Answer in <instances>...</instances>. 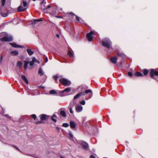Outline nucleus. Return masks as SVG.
<instances>
[{"mask_svg":"<svg viewBox=\"0 0 158 158\" xmlns=\"http://www.w3.org/2000/svg\"><path fill=\"white\" fill-rule=\"evenodd\" d=\"M38 73L40 76H42L44 74V72L41 68H40L39 69Z\"/></svg>","mask_w":158,"mask_h":158,"instance_id":"a211bd4d","label":"nucleus"},{"mask_svg":"<svg viewBox=\"0 0 158 158\" xmlns=\"http://www.w3.org/2000/svg\"><path fill=\"white\" fill-rule=\"evenodd\" d=\"M102 44L103 46L107 48L108 49L111 50V52L113 50L111 42L108 38H106L103 40Z\"/></svg>","mask_w":158,"mask_h":158,"instance_id":"7ed1b4c3","label":"nucleus"},{"mask_svg":"<svg viewBox=\"0 0 158 158\" xmlns=\"http://www.w3.org/2000/svg\"><path fill=\"white\" fill-rule=\"evenodd\" d=\"M1 14L2 16L4 17H6L7 16V14L6 13L1 12Z\"/></svg>","mask_w":158,"mask_h":158,"instance_id":"a878e982","label":"nucleus"},{"mask_svg":"<svg viewBox=\"0 0 158 158\" xmlns=\"http://www.w3.org/2000/svg\"><path fill=\"white\" fill-rule=\"evenodd\" d=\"M80 103L82 105H84L85 104V100H83L82 101H81L80 102Z\"/></svg>","mask_w":158,"mask_h":158,"instance_id":"72a5a7b5","label":"nucleus"},{"mask_svg":"<svg viewBox=\"0 0 158 158\" xmlns=\"http://www.w3.org/2000/svg\"><path fill=\"white\" fill-rule=\"evenodd\" d=\"M90 158H96L93 155H92L90 156Z\"/></svg>","mask_w":158,"mask_h":158,"instance_id":"c03bdc74","label":"nucleus"},{"mask_svg":"<svg viewBox=\"0 0 158 158\" xmlns=\"http://www.w3.org/2000/svg\"><path fill=\"white\" fill-rule=\"evenodd\" d=\"M14 147V148H16L17 149H18L19 151H20L18 149V148H17V147H15V146H13Z\"/></svg>","mask_w":158,"mask_h":158,"instance_id":"a18cd8bd","label":"nucleus"},{"mask_svg":"<svg viewBox=\"0 0 158 158\" xmlns=\"http://www.w3.org/2000/svg\"><path fill=\"white\" fill-rule=\"evenodd\" d=\"M18 54L19 52L17 51H12L10 52V54L12 56L17 55Z\"/></svg>","mask_w":158,"mask_h":158,"instance_id":"f3484780","label":"nucleus"},{"mask_svg":"<svg viewBox=\"0 0 158 158\" xmlns=\"http://www.w3.org/2000/svg\"><path fill=\"white\" fill-rule=\"evenodd\" d=\"M53 78L55 80H56L58 78V77L57 76H53Z\"/></svg>","mask_w":158,"mask_h":158,"instance_id":"ea45409f","label":"nucleus"},{"mask_svg":"<svg viewBox=\"0 0 158 158\" xmlns=\"http://www.w3.org/2000/svg\"><path fill=\"white\" fill-rule=\"evenodd\" d=\"M3 59V56H1L0 58V60L1 61H2Z\"/></svg>","mask_w":158,"mask_h":158,"instance_id":"49530a36","label":"nucleus"},{"mask_svg":"<svg viewBox=\"0 0 158 158\" xmlns=\"http://www.w3.org/2000/svg\"><path fill=\"white\" fill-rule=\"evenodd\" d=\"M117 55L119 56H123V54L121 53H118Z\"/></svg>","mask_w":158,"mask_h":158,"instance_id":"4c0bfd02","label":"nucleus"},{"mask_svg":"<svg viewBox=\"0 0 158 158\" xmlns=\"http://www.w3.org/2000/svg\"><path fill=\"white\" fill-rule=\"evenodd\" d=\"M80 97V95L79 94H77L76 95H75L74 98V99L75 100L78 98H79Z\"/></svg>","mask_w":158,"mask_h":158,"instance_id":"473e14b6","label":"nucleus"},{"mask_svg":"<svg viewBox=\"0 0 158 158\" xmlns=\"http://www.w3.org/2000/svg\"><path fill=\"white\" fill-rule=\"evenodd\" d=\"M32 60L30 62L28 61L24 60V68L25 70L27 68V65L28 64H29V65L30 66L32 67L35 62H36L39 64L40 63L39 61L35 57H33L32 58Z\"/></svg>","mask_w":158,"mask_h":158,"instance_id":"f257e3e1","label":"nucleus"},{"mask_svg":"<svg viewBox=\"0 0 158 158\" xmlns=\"http://www.w3.org/2000/svg\"><path fill=\"white\" fill-rule=\"evenodd\" d=\"M26 8L23 7L22 5H21L18 7V10L19 12H23L26 10Z\"/></svg>","mask_w":158,"mask_h":158,"instance_id":"f8f14e48","label":"nucleus"},{"mask_svg":"<svg viewBox=\"0 0 158 158\" xmlns=\"http://www.w3.org/2000/svg\"><path fill=\"white\" fill-rule=\"evenodd\" d=\"M10 44L13 47L15 48H24L23 46H22L17 45L15 43H10Z\"/></svg>","mask_w":158,"mask_h":158,"instance_id":"9b49d317","label":"nucleus"},{"mask_svg":"<svg viewBox=\"0 0 158 158\" xmlns=\"http://www.w3.org/2000/svg\"><path fill=\"white\" fill-rule=\"evenodd\" d=\"M128 76L130 77H131L132 76V73L131 72H129L128 73Z\"/></svg>","mask_w":158,"mask_h":158,"instance_id":"58836bf2","label":"nucleus"},{"mask_svg":"<svg viewBox=\"0 0 158 158\" xmlns=\"http://www.w3.org/2000/svg\"><path fill=\"white\" fill-rule=\"evenodd\" d=\"M83 109L82 106L80 105H77L76 106V110L77 112H81Z\"/></svg>","mask_w":158,"mask_h":158,"instance_id":"1a4fd4ad","label":"nucleus"},{"mask_svg":"<svg viewBox=\"0 0 158 158\" xmlns=\"http://www.w3.org/2000/svg\"><path fill=\"white\" fill-rule=\"evenodd\" d=\"M6 0H1L2 2V6H3L5 4Z\"/></svg>","mask_w":158,"mask_h":158,"instance_id":"f704fd0d","label":"nucleus"},{"mask_svg":"<svg viewBox=\"0 0 158 158\" xmlns=\"http://www.w3.org/2000/svg\"><path fill=\"white\" fill-rule=\"evenodd\" d=\"M31 117L33 118L34 120H35L36 116L35 114H33L31 115Z\"/></svg>","mask_w":158,"mask_h":158,"instance_id":"e433bc0d","label":"nucleus"},{"mask_svg":"<svg viewBox=\"0 0 158 158\" xmlns=\"http://www.w3.org/2000/svg\"><path fill=\"white\" fill-rule=\"evenodd\" d=\"M40 118L41 121L47 120L49 116L45 114H43L40 115Z\"/></svg>","mask_w":158,"mask_h":158,"instance_id":"9d476101","label":"nucleus"},{"mask_svg":"<svg viewBox=\"0 0 158 158\" xmlns=\"http://www.w3.org/2000/svg\"><path fill=\"white\" fill-rule=\"evenodd\" d=\"M94 31H90L89 33L87 34L86 37L89 41H91L93 40V36L92 35L94 34Z\"/></svg>","mask_w":158,"mask_h":158,"instance_id":"423d86ee","label":"nucleus"},{"mask_svg":"<svg viewBox=\"0 0 158 158\" xmlns=\"http://www.w3.org/2000/svg\"><path fill=\"white\" fill-rule=\"evenodd\" d=\"M1 35L3 36V37L0 39V40L2 42H10L13 40L12 37L10 35H8L6 32H2Z\"/></svg>","mask_w":158,"mask_h":158,"instance_id":"f03ea898","label":"nucleus"},{"mask_svg":"<svg viewBox=\"0 0 158 158\" xmlns=\"http://www.w3.org/2000/svg\"><path fill=\"white\" fill-rule=\"evenodd\" d=\"M59 81L60 82L65 86H69L71 84V82L70 81L64 78H62L60 79L59 80Z\"/></svg>","mask_w":158,"mask_h":158,"instance_id":"20e7f679","label":"nucleus"},{"mask_svg":"<svg viewBox=\"0 0 158 158\" xmlns=\"http://www.w3.org/2000/svg\"><path fill=\"white\" fill-rule=\"evenodd\" d=\"M21 78L25 82V83L26 84H28V80L25 76L22 75Z\"/></svg>","mask_w":158,"mask_h":158,"instance_id":"aec40b11","label":"nucleus"},{"mask_svg":"<svg viewBox=\"0 0 158 158\" xmlns=\"http://www.w3.org/2000/svg\"><path fill=\"white\" fill-rule=\"evenodd\" d=\"M57 17L58 18H62V17L60 16H57Z\"/></svg>","mask_w":158,"mask_h":158,"instance_id":"3c124183","label":"nucleus"},{"mask_svg":"<svg viewBox=\"0 0 158 158\" xmlns=\"http://www.w3.org/2000/svg\"><path fill=\"white\" fill-rule=\"evenodd\" d=\"M60 114L63 117H65L66 116V114L65 112L63 110H62L60 111Z\"/></svg>","mask_w":158,"mask_h":158,"instance_id":"412c9836","label":"nucleus"},{"mask_svg":"<svg viewBox=\"0 0 158 158\" xmlns=\"http://www.w3.org/2000/svg\"><path fill=\"white\" fill-rule=\"evenodd\" d=\"M81 88V91L78 93L80 95V96H84L85 95V92H84V91L85 89L86 88L85 87V86H79L78 87V89H79Z\"/></svg>","mask_w":158,"mask_h":158,"instance_id":"6e6552de","label":"nucleus"},{"mask_svg":"<svg viewBox=\"0 0 158 158\" xmlns=\"http://www.w3.org/2000/svg\"><path fill=\"white\" fill-rule=\"evenodd\" d=\"M80 144L85 149L88 150V149L89 145L88 143L85 141H81L80 142Z\"/></svg>","mask_w":158,"mask_h":158,"instance_id":"0eeeda50","label":"nucleus"},{"mask_svg":"<svg viewBox=\"0 0 158 158\" xmlns=\"http://www.w3.org/2000/svg\"><path fill=\"white\" fill-rule=\"evenodd\" d=\"M33 1H35L36 0H32Z\"/></svg>","mask_w":158,"mask_h":158,"instance_id":"603ef678","label":"nucleus"},{"mask_svg":"<svg viewBox=\"0 0 158 158\" xmlns=\"http://www.w3.org/2000/svg\"><path fill=\"white\" fill-rule=\"evenodd\" d=\"M50 5H48L47 7L45 9H43L44 10L46 9H47V8H49L50 7Z\"/></svg>","mask_w":158,"mask_h":158,"instance_id":"79ce46f5","label":"nucleus"},{"mask_svg":"<svg viewBox=\"0 0 158 158\" xmlns=\"http://www.w3.org/2000/svg\"><path fill=\"white\" fill-rule=\"evenodd\" d=\"M49 93L51 94H57L56 92L54 90H50L49 92Z\"/></svg>","mask_w":158,"mask_h":158,"instance_id":"5701e85b","label":"nucleus"},{"mask_svg":"<svg viewBox=\"0 0 158 158\" xmlns=\"http://www.w3.org/2000/svg\"><path fill=\"white\" fill-rule=\"evenodd\" d=\"M42 122L41 121H39V122H37L36 123V124H40Z\"/></svg>","mask_w":158,"mask_h":158,"instance_id":"37998d69","label":"nucleus"},{"mask_svg":"<svg viewBox=\"0 0 158 158\" xmlns=\"http://www.w3.org/2000/svg\"><path fill=\"white\" fill-rule=\"evenodd\" d=\"M68 56L70 57H72L73 56V54L69 50L68 52Z\"/></svg>","mask_w":158,"mask_h":158,"instance_id":"393cba45","label":"nucleus"},{"mask_svg":"<svg viewBox=\"0 0 158 158\" xmlns=\"http://www.w3.org/2000/svg\"><path fill=\"white\" fill-rule=\"evenodd\" d=\"M69 137H71V138H70V139L71 140H72L73 138V135L72 134V133L71 132H69Z\"/></svg>","mask_w":158,"mask_h":158,"instance_id":"2f4dec72","label":"nucleus"},{"mask_svg":"<svg viewBox=\"0 0 158 158\" xmlns=\"http://www.w3.org/2000/svg\"><path fill=\"white\" fill-rule=\"evenodd\" d=\"M148 73V71L146 69H145L143 70V73L144 75H147Z\"/></svg>","mask_w":158,"mask_h":158,"instance_id":"c85d7f7f","label":"nucleus"},{"mask_svg":"<svg viewBox=\"0 0 158 158\" xmlns=\"http://www.w3.org/2000/svg\"><path fill=\"white\" fill-rule=\"evenodd\" d=\"M71 90V89L69 87H68L65 88L64 90L62 91V93H64V92L67 93L69 92Z\"/></svg>","mask_w":158,"mask_h":158,"instance_id":"6ab92c4d","label":"nucleus"},{"mask_svg":"<svg viewBox=\"0 0 158 158\" xmlns=\"http://www.w3.org/2000/svg\"><path fill=\"white\" fill-rule=\"evenodd\" d=\"M41 21H42V20L41 19H36L34 20L33 21H32L31 24L33 25H34L37 22H39Z\"/></svg>","mask_w":158,"mask_h":158,"instance_id":"dca6fc26","label":"nucleus"},{"mask_svg":"<svg viewBox=\"0 0 158 158\" xmlns=\"http://www.w3.org/2000/svg\"><path fill=\"white\" fill-rule=\"evenodd\" d=\"M48 61V59L47 57H46V62H47Z\"/></svg>","mask_w":158,"mask_h":158,"instance_id":"09e8293b","label":"nucleus"},{"mask_svg":"<svg viewBox=\"0 0 158 158\" xmlns=\"http://www.w3.org/2000/svg\"><path fill=\"white\" fill-rule=\"evenodd\" d=\"M117 60V59L116 57H112L110 59V60L111 62L114 64L116 63Z\"/></svg>","mask_w":158,"mask_h":158,"instance_id":"ddd939ff","label":"nucleus"},{"mask_svg":"<svg viewBox=\"0 0 158 158\" xmlns=\"http://www.w3.org/2000/svg\"><path fill=\"white\" fill-rule=\"evenodd\" d=\"M69 125L68 123H64L63 124L62 126L65 127H67L69 126Z\"/></svg>","mask_w":158,"mask_h":158,"instance_id":"c756f323","label":"nucleus"},{"mask_svg":"<svg viewBox=\"0 0 158 158\" xmlns=\"http://www.w3.org/2000/svg\"><path fill=\"white\" fill-rule=\"evenodd\" d=\"M54 117H56V116L55 114H53V116L51 117V119L53 121L55 122H56V120L55 119H54Z\"/></svg>","mask_w":158,"mask_h":158,"instance_id":"bb28decb","label":"nucleus"},{"mask_svg":"<svg viewBox=\"0 0 158 158\" xmlns=\"http://www.w3.org/2000/svg\"><path fill=\"white\" fill-rule=\"evenodd\" d=\"M70 125L71 128L73 129L75 128L76 126L75 123L72 121L70 122Z\"/></svg>","mask_w":158,"mask_h":158,"instance_id":"4468645a","label":"nucleus"},{"mask_svg":"<svg viewBox=\"0 0 158 158\" xmlns=\"http://www.w3.org/2000/svg\"><path fill=\"white\" fill-rule=\"evenodd\" d=\"M23 7L25 8L27 5L26 0H23Z\"/></svg>","mask_w":158,"mask_h":158,"instance_id":"b1692460","label":"nucleus"},{"mask_svg":"<svg viewBox=\"0 0 158 158\" xmlns=\"http://www.w3.org/2000/svg\"><path fill=\"white\" fill-rule=\"evenodd\" d=\"M69 111L70 113L71 114H73V111L72 110V108L71 107L69 109Z\"/></svg>","mask_w":158,"mask_h":158,"instance_id":"c9c22d12","label":"nucleus"},{"mask_svg":"<svg viewBox=\"0 0 158 158\" xmlns=\"http://www.w3.org/2000/svg\"><path fill=\"white\" fill-rule=\"evenodd\" d=\"M45 2V1H43L42 2H41V4H42L43 3H44Z\"/></svg>","mask_w":158,"mask_h":158,"instance_id":"de8ad7c7","label":"nucleus"},{"mask_svg":"<svg viewBox=\"0 0 158 158\" xmlns=\"http://www.w3.org/2000/svg\"><path fill=\"white\" fill-rule=\"evenodd\" d=\"M17 65L20 67L22 65V63L21 61H19L17 62Z\"/></svg>","mask_w":158,"mask_h":158,"instance_id":"cd10ccee","label":"nucleus"},{"mask_svg":"<svg viewBox=\"0 0 158 158\" xmlns=\"http://www.w3.org/2000/svg\"><path fill=\"white\" fill-rule=\"evenodd\" d=\"M76 19H77V21H78L79 22V21H80L79 18L78 17V16H76Z\"/></svg>","mask_w":158,"mask_h":158,"instance_id":"a19ab883","label":"nucleus"},{"mask_svg":"<svg viewBox=\"0 0 158 158\" xmlns=\"http://www.w3.org/2000/svg\"><path fill=\"white\" fill-rule=\"evenodd\" d=\"M135 75L138 77L142 76L143 75L142 73L138 72L135 73Z\"/></svg>","mask_w":158,"mask_h":158,"instance_id":"4be33fe9","label":"nucleus"},{"mask_svg":"<svg viewBox=\"0 0 158 158\" xmlns=\"http://www.w3.org/2000/svg\"><path fill=\"white\" fill-rule=\"evenodd\" d=\"M56 36L57 37L59 38V35L58 34H56Z\"/></svg>","mask_w":158,"mask_h":158,"instance_id":"8fccbe9b","label":"nucleus"},{"mask_svg":"<svg viewBox=\"0 0 158 158\" xmlns=\"http://www.w3.org/2000/svg\"><path fill=\"white\" fill-rule=\"evenodd\" d=\"M26 50L28 54L30 56L34 54V51L31 50L30 49H27Z\"/></svg>","mask_w":158,"mask_h":158,"instance_id":"2eb2a0df","label":"nucleus"},{"mask_svg":"<svg viewBox=\"0 0 158 158\" xmlns=\"http://www.w3.org/2000/svg\"><path fill=\"white\" fill-rule=\"evenodd\" d=\"M150 74L152 78L155 79L154 75L158 76V71H156L153 69H152L150 72Z\"/></svg>","mask_w":158,"mask_h":158,"instance_id":"39448f33","label":"nucleus"},{"mask_svg":"<svg viewBox=\"0 0 158 158\" xmlns=\"http://www.w3.org/2000/svg\"><path fill=\"white\" fill-rule=\"evenodd\" d=\"M92 93V91L91 89H88L86 90L85 91V93L86 94H88V93Z\"/></svg>","mask_w":158,"mask_h":158,"instance_id":"7c9ffc66","label":"nucleus"}]
</instances>
